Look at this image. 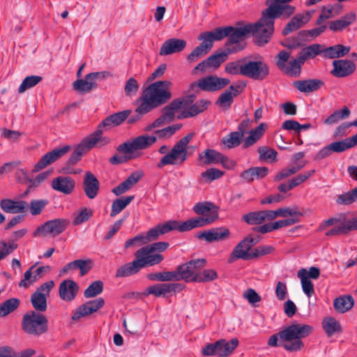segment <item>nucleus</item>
<instances>
[{
    "mask_svg": "<svg viewBox=\"0 0 357 357\" xmlns=\"http://www.w3.org/2000/svg\"><path fill=\"white\" fill-rule=\"evenodd\" d=\"M313 328L304 324H292L271 335L268 341L270 347H282L289 352L301 351L304 347L302 340L310 335Z\"/></svg>",
    "mask_w": 357,
    "mask_h": 357,
    "instance_id": "nucleus-1",
    "label": "nucleus"
},
{
    "mask_svg": "<svg viewBox=\"0 0 357 357\" xmlns=\"http://www.w3.org/2000/svg\"><path fill=\"white\" fill-rule=\"evenodd\" d=\"M172 83L169 80L158 81L150 84L138 99L139 105L137 111L147 114L166 102L172 98L170 87Z\"/></svg>",
    "mask_w": 357,
    "mask_h": 357,
    "instance_id": "nucleus-2",
    "label": "nucleus"
},
{
    "mask_svg": "<svg viewBox=\"0 0 357 357\" xmlns=\"http://www.w3.org/2000/svg\"><path fill=\"white\" fill-rule=\"evenodd\" d=\"M195 136L194 132H190L181 138L169 151V146H162L158 152L165 155L157 164V167L162 168L166 165H182L188 158V145Z\"/></svg>",
    "mask_w": 357,
    "mask_h": 357,
    "instance_id": "nucleus-3",
    "label": "nucleus"
},
{
    "mask_svg": "<svg viewBox=\"0 0 357 357\" xmlns=\"http://www.w3.org/2000/svg\"><path fill=\"white\" fill-rule=\"evenodd\" d=\"M102 130L97 128L93 133L86 137L75 149L67 162V166L62 168L61 172L64 174H76L69 167L73 165L80 160L81 158L89 150L95 147L96 144L99 146H105L109 142V139L103 137Z\"/></svg>",
    "mask_w": 357,
    "mask_h": 357,
    "instance_id": "nucleus-4",
    "label": "nucleus"
},
{
    "mask_svg": "<svg viewBox=\"0 0 357 357\" xmlns=\"http://www.w3.org/2000/svg\"><path fill=\"white\" fill-rule=\"evenodd\" d=\"M193 211L200 216L181 222L182 231H187L210 225L218 218V207L212 202H198L194 206Z\"/></svg>",
    "mask_w": 357,
    "mask_h": 357,
    "instance_id": "nucleus-5",
    "label": "nucleus"
},
{
    "mask_svg": "<svg viewBox=\"0 0 357 357\" xmlns=\"http://www.w3.org/2000/svg\"><path fill=\"white\" fill-rule=\"evenodd\" d=\"M250 27L244 22H238L236 26H222L220 30L225 32L224 38L227 37L225 47L227 54H234L245 49V39L250 36Z\"/></svg>",
    "mask_w": 357,
    "mask_h": 357,
    "instance_id": "nucleus-6",
    "label": "nucleus"
},
{
    "mask_svg": "<svg viewBox=\"0 0 357 357\" xmlns=\"http://www.w3.org/2000/svg\"><path fill=\"white\" fill-rule=\"evenodd\" d=\"M275 22L263 10L260 19L255 23L248 24L250 27V36H253L254 43L258 46L268 43L274 32Z\"/></svg>",
    "mask_w": 357,
    "mask_h": 357,
    "instance_id": "nucleus-7",
    "label": "nucleus"
},
{
    "mask_svg": "<svg viewBox=\"0 0 357 357\" xmlns=\"http://www.w3.org/2000/svg\"><path fill=\"white\" fill-rule=\"evenodd\" d=\"M22 326L26 333L40 336L48 331V320L44 314L32 311L23 316Z\"/></svg>",
    "mask_w": 357,
    "mask_h": 357,
    "instance_id": "nucleus-8",
    "label": "nucleus"
},
{
    "mask_svg": "<svg viewBox=\"0 0 357 357\" xmlns=\"http://www.w3.org/2000/svg\"><path fill=\"white\" fill-rule=\"evenodd\" d=\"M135 259L132 262L123 264L117 268L116 278H125L136 274L144 267L154 266L158 259V257L144 259L139 250L135 253Z\"/></svg>",
    "mask_w": 357,
    "mask_h": 357,
    "instance_id": "nucleus-9",
    "label": "nucleus"
},
{
    "mask_svg": "<svg viewBox=\"0 0 357 357\" xmlns=\"http://www.w3.org/2000/svg\"><path fill=\"white\" fill-rule=\"evenodd\" d=\"M238 345V340L233 338L230 341L221 339L214 343L206 344L202 349L204 356H216L218 357H227L230 355Z\"/></svg>",
    "mask_w": 357,
    "mask_h": 357,
    "instance_id": "nucleus-10",
    "label": "nucleus"
},
{
    "mask_svg": "<svg viewBox=\"0 0 357 357\" xmlns=\"http://www.w3.org/2000/svg\"><path fill=\"white\" fill-rule=\"evenodd\" d=\"M206 261L204 259L190 260L177 266L178 280H184L185 282H195V278L198 272L206 266Z\"/></svg>",
    "mask_w": 357,
    "mask_h": 357,
    "instance_id": "nucleus-11",
    "label": "nucleus"
},
{
    "mask_svg": "<svg viewBox=\"0 0 357 357\" xmlns=\"http://www.w3.org/2000/svg\"><path fill=\"white\" fill-rule=\"evenodd\" d=\"M269 75V67L261 59L249 60L244 57V77L254 80H264Z\"/></svg>",
    "mask_w": 357,
    "mask_h": 357,
    "instance_id": "nucleus-12",
    "label": "nucleus"
},
{
    "mask_svg": "<svg viewBox=\"0 0 357 357\" xmlns=\"http://www.w3.org/2000/svg\"><path fill=\"white\" fill-rule=\"evenodd\" d=\"M68 225L69 221L66 219L56 218L51 220L38 227L32 235L33 237L39 236L55 237L63 233Z\"/></svg>",
    "mask_w": 357,
    "mask_h": 357,
    "instance_id": "nucleus-13",
    "label": "nucleus"
},
{
    "mask_svg": "<svg viewBox=\"0 0 357 357\" xmlns=\"http://www.w3.org/2000/svg\"><path fill=\"white\" fill-rule=\"evenodd\" d=\"M54 283L50 280L41 284L31 295V301L33 307L38 312H45L47 310V296H49Z\"/></svg>",
    "mask_w": 357,
    "mask_h": 357,
    "instance_id": "nucleus-14",
    "label": "nucleus"
},
{
    "mask_svg": "<svg viewBox=\"0 0 357 357\" xmlns=\"http://www.w3.org/2000/svg\"><path fill=\"white\" fill-rule=\"evenodd\" d=\"M230 80L227 78L218 77L215 75H209L200 79L197 84L193 82L190 84L191 88L199 86L205 91H217L227 86Z\"/></svg>",
    "mask_w": 357,
    "mask_h": 357,
    "instance_id": "nucleus-15",
    "label": "nucleus"
},
{
    "mask_svg": "<svg viewBox=\"0 0 357 357\" xmlns=\"http://www.w3.org/2000/svg\"><path fill=\"white\" fill-rule=\"evenodd\" d=\"M172 230H178L183 232L181 229V222L176 220H170L163 224H160L155 227L149 229L146 236H144L145 243L157 239L159 236L163 235Z\"/></svg>",
    "mask_w": 357,
    "mask_h": 357,
    "instance_id": "nucleus-16",
    "label": "nucleus"
},
{
    "mask_svg": "<svg viewBox=\"0 0 357 357\" xmlns=\"http://www.w3.org/2000/svg\"><path fill=\"white\" fill-rule=\"evenodd\" d=\"M70 151V146L55 149L45 153L34 165L33 172H38L52 164Z\"/></svg>",
    "mask_w": 357,
    "mask_h": 357,
    "instance_id": "nucleus-17",
    "label": "nucleus"
},
{
    "mask_svg": "<svg viewBox=\"0 0 357 357\" xmlns=\"http://www.w3.org/2000/svg\"><path fill=\"white\" fill-rule=\"evenodd\" d=\"M314 13V10H310L304 13L296 14L283 28L282 34L287 36L290 33L298 30L310 21Z\"/></svg>",
    "mask_w": 357,
    "mask_h": 357,
    "instance_id": "nucleus-18",
    "label": "nucleus"
},
{
    "mask_svg": "<svg viewBox=\"0 0 357 357\" xmlns=\"http://www.w3.org/2000/svg\"><path fill=\"white\" fill-rule=\"evenodd\" d=\"M264 11L275 22L278 18L288 19L296 11V7L289 4L270 3Z\"/></svg>",
    "mask_w": 357,
    "mask_h": 357,
    "instance_id": "nucleus-19",
    "label": "nucleus"
},
{
    "mask_svg": "<svg viewBox=\"0 0 357 357\" xmlns=\"http://www.w3.org/2000/svg\"><path fill=\"white\" fill-rule=\"evenodd\" d=\"M252 246L247 237L240 241L234 248L228 259L229 263H232L237 259L250 260L253 259Z\"/></svg>",
    "mask_w": 357,
    "mask_h": 357,
    "instance_id": "nucleus-20",
    "label": "nucleus"
},
{
    "mask_svg": "<svg viewBox=\"0 0 357 357\" xmlns=\"http://www.w3.org/2000/svg\"><path fill=\"white\" fill-rule=\"evenodd\" d=\"M133 145L134 144L132 141L126 142L119 144L116 148V151L123 153V155H119L118 154H114L109 158V162L112 165H116L124 163L130 160L135 158L133 153L136 150Z\"/></svg>",
    "mask_w": 357,
    "mask_h": 357,
    "instance_id": "nucleus-21",
    "label": "nucleus"
},
{
    "mask_svg": "<svg viewBox=\"0 0 357 357\" xmlns=\"http://www.w3.org/2000/svg\"><path fill=\"white\" fill-rule=\"evenodd\" d=\"M333 70L331 73L335 77H346L353 74L356 68V64L347 59H338L333 61Z\"/></svg>",
    "mask_w": 357,
    "mask_h": 357,
    "instance_id": "nucleus-22",
    "label": "nucleus"
},
{
    "mask_svg": "<svg viewBox=\"0 0 357 357\" xmlns=\"http://www.w3.org/2000/svg\"><path fill=\"white\" fill-rule=\"evenodd\" d=\"M245 83L241 84H232L229 89L225 90L219 96L216 101V104L221 107L229 109L233 102L234 98L239 95L245 87Z\"/></svg>",
    "mask_w": 357,
    "mask_h": 357,
    "instance_id": "nucleus-23",
    "label": "nucleus"
},
{
    "mask_svg": "<svg viewBox=\"0 0 357 357\" xmlns=\"http://www.w3.org/2000/svg\"><path fill=\"white\" fill-rule=\"evenodd\" d=\"M85 195L90 199H95L100 190V182L91 172H86L82 183Z\"/></svg>",
    "mask_w": 357,
    "mask_h": 357,
    "instance_id": "nucleus-24",
    "label": "nucleus"
},
{
    "mask_svg": "<svg viewBox=\"0 0 357 357\" xmlns=\"http://www.w3.org/2000/svg\"><path fill=\"white\" fill-rule=\"evenodd\" d=\"M0 208L3 212L7 213H26L28 211V202L22 199H3L0 201Z\"/></svg>",
    "mask_w": 357,
    "mask_h": 357,
    "instance_id": "nucleus-25",
    "label": "nucleus"
},
{
    "mask_svg": "<svg viewBox=\"0 0 357 357\" xmlns=\"http://www.w3.org/2000/svg\"><path fill=\"white\" fill-rule=\"evenodd\" d=\"M51 187L55 191L68 195L75 190V181L70 176H60L52 181Z\"/></svg>",
    "mask_w": 357,
    "mask_h": 357,
    "instance_id": "nucleus-26",
    "label": "nucleus"
},
{
    "mask_svg": "<svg viewBox=\"0 0 357 357\" xmlns=\"http://www.w3.org/2000/svg\"><path fill=\"white\" fill-rule=\"evenodd\" d=\"M225 34V33L220 30V27H218L211 31L202 32L198 37V39L202 41L199 46L208 52L213 47V42L222 40Z\"/></svg>",
    "mask_w": 357,
    "mask_h": 357,
    "instance_id": "nucleus-27",
    "label": "nucleus"
},
{
    "mask_svg": "<svg viewBox=\"0 0 357 357\" xmlns=\"http://www.w3.org/2000/svg\"><path fill=\"white\" fill-rule=\"evenodd\" d=\"M230 231L225 227L213 228L208 230H205L197 234L199 239H204L208 243L214 241H220L229 238Z\"/></svg>",
    "mask_w": 357,
    "mask_h": 357,
    "instance_id": "nucleus-28",
    "label": "nucleus"
},
{
    "mask_svg": "<svg viewBox=\"0 0 357 357\" xmlns=\"http://www.w3.org/2000/svg\"><path fill=\"white\" fill-rule=\"evenodd\" d=\"M168 247L169 243L167 242H157L143 247L138 250L144 259L146 257L149 259L158 257L157 262L154 264V265H156L163 260V256L160 254H153V252L155 251H165Z\"/></svg>",
    "mask_w": 357,
    "mask_h": 357,
    "instance_id": "nucleus-29",
    "label": "nucleus"
},
{
    "mask_svg": "<svg viewBox=\"0 0 357 357\" xmlns=\"http://www.w3.org/2000/svg\"><path fill=\"white\" fill-rule=\"evenodd\" d=\"M186 44L183 39L169 38L162 43L159 54L161 56H166L181 52L185 49Z\"/></svg>",
    "mask_w": 357,
    "mask_h": 357,
    "instance_id": "nucleus-30",
    "label": "nucleus"
},
{
    "mask_svg": "<svg viewBox=\"0 0 357 357\" xmlns=\"http://www.w3.org/2000/svg\"><path fill=\"white\" fill-rule=\"evenodd\" d=\"M78 291L77 284L71 280H63L59 285V296L65 301H72Z\"/></svg>",
    "mask_w": 357,
    "mask_h": 357,
    "instance_id": "nucleus-31",
    "label": "nucleus"
},
{
    "mask_svg": "<svg viewBox=\"0 0 357 357\" xmlns=\"http://www.w3.org/2000/svg\"><path fill=\"white\" fill-rule=\"evenodd\" d=\"M356 20V15L354 12L347 13L341 18L328 22V28L333 32L341 31L352 24Z\"/></svg>",
    "mask_w": 357,
    "mask_h": 357,
    "instance_id": "nucleus-32",
    "label": "nucleus"
},
{
    "mask_svg": "<svg viewBox=\"0 0 357 357\" xmlns=\"http://www.w3.org/2000/svg\"><path fill=\"white\" fill-rule=\"evenodd\" d=\"M293 85L300 92L309 93L319 89L324 85V82L317 79H309L295 81Z\"/></svg>",
    "mask_w": 357,
    "mask_h": 357,
    "instance_id": "nucleus-33",
    "label": "nucleus"
},
{
    "mask_svg": "<svg viewBox=\"0 0 357 357\" xmlns=\"http://www.w3.org/2000/svg\"><path fill=\"white\" fill-rule=\"evenodd\" d=\"M268 173V169L266 167H250L242 172L240 178L245 182L251 183L255 179H261Z\"/></svg>",
    "mask_w": 357,
    "mask_h": 357,
    "instance_id": "nucleus-34",
    "label": "nucleus"
},
{
    "mask_svg": "<svg viewBox=\"0 0 357 357\" xmlns=\"http://www.w3.org/2000/svg\"><path fill=\"white\" fill-rule=\"evenodd\" d=\"M221 153L212 149H206L200 152L197 156V161L201 165H211L219 163Z\"/></svg>",
    "mask_w": 357,
    "mask_h": 357,
    "instance_id": "nucleus-35",
    "label": "nucleus"
},
{
    "mask_svg": "<svg viewBox=\"0 0 357 357\" xmlns=\"http://www.w3.org/2000/svg\"><path fill=\"white\" fill-rule=\"evenodd\" d=\"M130 114L131 110L126 109L109 115L101 122L98 128H101L102 127L119 126L128 118ZM100 130H102V129Z\"/></svg>",
    "mask_w": 357,
    "mask_h": 357,
    "instance_id": "nucleus-36",
    "label": "nucleus"
},
{
    "mask_svg": "<svg viewBox=\"0 0 357 357\" xmlns=\"http://www.w3.org/2000/svg\"><path fill=\"white\" fill-rule=\"evenodd\" d=\"M186 105L185 100L175 99L163 108L162 116L167 120V123H170L174 119L176 112Z\"/></svg>",
    "mask_w": 357,
    "mask_h": 357,
    "instance_id": "nucleus-37",
    "label": "nucleus"
},
{
    "mask_svg": "<svg viewBox=\"0 0 357 357\" xmlns=\"http://www.w3.org/2000/svg\"><path fill=\"white\" fill-rule=\"evenodd\" d=\"M210 104V101L207 100H200L197 101L196 103L188 107V109L184 110L180 116H178V119L182 118H189L195 116L199 113L203 112L208 107V105Z\"/></svg>",
    "mask_w": 357,
    "mask_h": 357,
    "instance_id": "nucleus-38",
    "label": "nucleus"
},
{
    "mask_svg": "<svg viewBox=\"0 0 357 357\" xmlns=\"http://www.w3.org/2000/svg\"><path fill=\"white\" fill-rule=\"evenodd\" d=\"M354 305L351 296L344 295L336 298L333 301L334 309L339 313H344L350 310Z\"/></svg>",
    "mask_w": 357,
    "mask_h": 357,
    "instance_id": "nucleus-39",
    "label": "nucleus"
},
{
    "mask_svg": "<svg viewBox=\"0 0 357 357\" xmlns=\"http://www.w3.org/2000/svg\"><path fill=\"white\" fill-rule=\"evenodd\" d=\"M323 329L328 337L335 333H340L342 331L341 324L334 317H325L322 321Z\"/></svg>",
    "mask_w": 357,
    "mask_h": 357,
    "instance_id": "nucleus-40",
    "label": "nucleus"
},
{
    "mask_svg": "<svg viewBox=\"0 0 357 357\" xmlns=\"http://www.w3.org/2000/svg\"><path fill=\"white\" fill-rule=\"evenodd\" d=\"M350 47L342 45H335L323 50L325 57L329 59L340 58L347 54L350 51Z\"/></svg>",
    "mask_w": 357,
    "mask_h": 357,
    "instance_id": "nucleus-41",
    "label": "nucleus"
},
{
    "mask_svg": "<svg viewBox=\"0 0 357 357\" xmlns=\"http://www.w3.org/2000/svg\"><path fill=\"white\" fill-rule=\"evenodd\" d=\"M266 125L261 123L250 132L249 135L245 139L243 148H248L255 144L264 134Z\"/></svg>",
    "mask_w": 357,
    "mask_h": 357,
    "instance_id": "nucleus-42",
    "label": "nucleus"
},
{
    "mask_svg": "<svg viewBox=\"0 0 357 357\" xmlns=\"http://www.w3.org/2000/svg\"><path fill=\"white\" fill-rule=\"evenodd\" d=\"M73 89L81 93H89L93 89H96L97 84L87 77V75L84 79H79L73 84Z\"/></svg>",
    "mask_w": 357,
    "mask_h": 357,
    "instance_id": "nucleus-43",
    "label": "nucleus"
},
{
    "mask_svg": "<svg viewBox=\"0 0 357 357\" xmlns=\"http://www.w3.org/2000/svg\"><path fill=\"white\" fill-rule=\"evenodd\" d=\"M157 140L154 135H142L134 138L132 141L135 150H144L151 146Z\"/></svg>",
    "mask_w": 357,
    "mask_h": 357,
    "instance_id": "nucleus-44",
    "label": "nucleus"
},
{
    "mask_svg": "<svg viewBox=\"0 0 357 357\" xmlns=\"http://www.w3.org/2000/svg\"><path fill=\"white\" fill-rule=\"evenodd\" d=\"M226 73L231 75H241L244 77V57L227 63L225 66Z\"/></svg>",
    "mask_w": 357,
    "mask_h": 357,
    "instance_id": "nucleus-45",
    "label": "nucleus"
},
{
    "mask_svg": "<svg viewBox=\"0 0 357 357\" xmlns=\"http://www.w3.org/2000/svg\"><path fill=\"white\" fill-rule=\"evenodd\" d=\"M135 198L134 195L128 196L114 200L110 212L111 217H115L121 213Z\"/></svg>",
    "mask_w": 357,
    "mask_h": 357,
    "instance_id": "nucleus-46",
    "label": "nucleus"
},
{
    "mask_svg": "<svg viewBox=\"0 0 357 357\" xmlns=\"http://www.w3.org/2000/svg\"><path fill=\"white\" fill-rule=\"evenodd\" d=\"M323 52L321 45L319 44H312L305 48H303L298 53L300 59L304 62L309 59H313L320 53Z\"/></svg>",
    "mask_w": 357,
    "mask_h": 357,
    "instance_id": "nucleus-47",
    "label": "nucleus"
},
{
    "mask_svg": "<svg viewBox=\"0 0 357 357\" xmlns=\"http://www.w3.org/2000/svg\"><path fill=\"white\" fill-rule=\"evenodd\" d=\"M303 63L304 61L301 60L300 56L298 54L296 59H294L287 64L282 72L289 76L298 77L301 74V66Z\"/></svg>",
    "mask_w": 357,
    "mask_h": 357,
    "instance_id": "nucleus-48",
    "label": "nucleus"
},
{
    "mask_svg": "<svg viewBox=\"0 0 357 357\" xmlns=\"http://www.w3.org/2000/svg\"><path fill=\"white\" fill-rule=\"evenodd\" d=\"M20 301L17 298H11L0 304V317H4L17 310Z\"/></svg>",
    "mask_w": 357,
    "mask_h": 357,
    "instance_id": "nucleus-49",
    "label": "nucleus"
},
{
    "mask_svg": "<svg viewBox=\"0 0 357 357\" xmlns=\"http://www.w3.org/2000/svg\"><path fill=\"white\" fill-rule=\"evenodd\" d=\"M303 33L302 30L296 36L286 38L281 45L291 50L300 47L303 45V42L306 40Z\"/></svg>",
    "mask_w": 357,
    "mask_h": 357,
    "instance_id": "nucleus-50",
    "label": "nucleus"
},
{
    "mask_svg": "<svg viewBox=\"0 0 357 357\" xmlns=\"http://www.w3.org/2000/svg\"><path fill=\"white\" fill-rule=\"evenodd\" d=\"M22 174L24 176V183H29V184L33 188H36L40 185V184L43 182L47 177L50 175L51 172L46 171L38 174L34 179H31L29 178L27 172L25 169H21L17 172V174Z\"/></svg>",
    "mask_w": 357,
    "mask_h": 357,
    "instance_id": "nucleus-51",
    "label": "nucleus"
},
{
    "mask_svg": "<svg viewBox=\"0 0 357 357\" xmlns=\"http://www.w3.org/2000/svg\"><path fill=\"white\" fill-rule=\"evenodd\" d=\"M243 136L237 131L230 132L226 137L222 139V143L228 149H232L239 146Z\"/></svg>",
    "mask_w": 357,
    "mask_h": 357,
    "instance_id": "nucleus-52",
    "label": "nucleus"
},
{
    "mask_svg": "<svg viewBox=\"0 0 357 357\" xmlns=\"http://www.w3.org/2000/svg\"><path fill=\"white\" fill-rule=\"evenodd\" d=\"M306 164L307 162H302L301 163H298L296 166H294L290 168L282 169L280 172L277 174V175H275L274 181H280L290 176L291 175L296 174L301 169H303Z\"/></svg>",
    "mask_w": 357,
    "mask_h": 357,
    "instance_id": "nucleus-53",
    "label": "nucleus"
},
{
    "mask_svg": "<svg viewBox=\"0 0 357 357\" xmlns=\"http://www.w3.org/2000/svg\"><path fill=\"white\" fill-rule=\"evenodd\" d=\"M48 203L47 199H31L28 203V211L29 210L30 213L33 216L38 215L43 212Z\"/></svg>",
    "mask_w": 357,
    "mask_h": 357,
    "instance_id": "nucleus-54",
    "label": "nucleus"
},
{
    "mask_svg": "<svg viewBox=\"0 0 357 357\" xmlns=\"http://www.w3.org/2000/svg\"><path fill=\"white\" fill-rule=\"evenodd\" d=\"M357 201V187L351 191L339 195L336 203L339 205H349Z\"/></svg>",
    "mask_w": 357,
    "mask_h": 357,
    "instance_id": "nucleus-55",
    "label": "nucleus"
},
{
    "mask_svg": "<svg viewBox=\"0 0 357 357\" xmlns=\"http://www.w3.org/2000/svg\"><path fill=\"white\" fill-rule=\"evenodd\" d=\"M350 115V110L347 107H344L340 111H335L324 120L326 125H332L338 122L340 119H344Z\"/></svg>",
    "mask_w": 357,
    "mask_h": 357,
    "instance_id": "nucleus-56",
    "label": "nucleus"
},
{
    "mask_svg": "<svg viewBox=\"0 0 357 357\" xmlns=\"http://www.w3.org/2000/svg\"><path fill=\"white\" fill-rule=\"evenodd\" d=\"M229 54H227V50L225 49V52L215 53L208 56L206 60L210 68H213L215 69L219 68L220 65L227 60Z\"/></svg>",
    "mask_w": 357,
    "mask_h": 357,
    "instance_id": "nucleus-57",
    "label": "nucleus"
},
{
    "mask_svg": "<svg viewBox=\"0 0 357 357\" xmlns=\"http://www.w3.org/2000/svg\"><path fill=\"white\" fill-rule=\"evenodd\" d=\"M169 293L168 283H160L146 288L145 294H152L156 297H160L165 296Z\"/></svg>",
    "mask_w": 357,
    "mask_h": 357,
    "instance_id": "nucleus-58",
    "label": "nucleus"
},
{
    "mask_svg": "<svg viewBox=\"0 0 357 357\" xmlns=\"http://www.w3.org/2000/svg\"><path fill=\"white\" fill-rule=\"evenodd\" d=\"M36 267V264L31 266L24 274V278L19 282V287L27 289L32 284L39 280L38 275L33 274L32 271Z\"/></svg>",
    "mask_w": 357,
    "mask_h": 357,
    "instance_id": "nucleus-59",
    "label": "nucleus"
},
{
    "mask_svg": "<svg viewBox=\"0 0 357 357\" xmlns=\"http://www.w3.org/2000/svg\"><path fill=\"white\" fill-rule=\"evenodd\" d=\"M43 77L39 75H31L25 77L18 88L20 93H24L27 89L32 88L40 82Z\"/></svg>",
    "mask_w": 357,
    "mask_h": 357,
    "instance_id": "nucleus-60",
    "label": "nucleus"
},
{
    "mask_svg": "<svg viewBox=\"0 0 357 357\" xmlns=\"http://www.w3.org/2000/svg\"><path fill=\"white\" fill-rule=\"evenodd\" d=\"M103 291V282L100 280L93 282L84 291V295L86 298L95 297Z\"/></svg>",
    "mask_w": 357,
    "mask_h": 357,
    "instance_id": "nucleus-61",
    "label": "nucleus"
},
{
    "mask_svg": "<svg viewBox=\"0 0 357 357\" xmlns=\"http://www.w3.org/2000/svg\"><path fill=\"white\" fill-rule=\"evenodd\" d=\"M218 278V273L213 269H202L199 271L198 275L195 278V282H208Z\"/></svg>",
    "mask_w": 357,
    "mask_h": 357,
    "instance_id": "nucleus-62",
    "label": "nucleus"
},
{
    "mask_svg": "<svg viewBox=\"0 0 357 357\" xmlns=\"http://www.w3.org/2000/svg\"><path fill=\"white\" fill-rule=\"evenodd\" d=\"M242 220L248 225H260L264 222L261 211L246 213L242 217Z\"/></svg>",
    "mask_w": 357,
    "mask_h": 357,
    "instance_id": "nucleus-63",
    "label": "nucleus"
},
{
    "mask_svg": "<svg viewBox=\"0 0 357 357\" xmlns=\"http://www.w3.org/2000/svg\"><path fill=\"white\" fill-rule=\"evenodd\" d=\"M181 126L182 125L180 123L174 124L163 129L158 130L155 132V134L159 139H167L178 130Z\"/></svg>",
    "mask_w": 357,
    "mask_h": 357,
    "instance_id": "nucleus-64",
    "label": "nucleus"
}]
</instances>
